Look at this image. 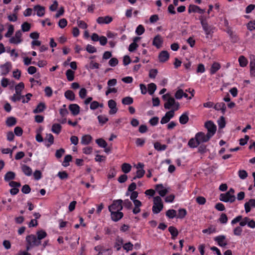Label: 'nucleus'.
Segmentation results:
<instances>
[{"mask_svg": "<svg viewBox=\"0 0 255 255\" xmlns=\"http://www.w3.org/2000/svg\"><path fill=\"white\" fill-rule=\"evenodd\" d=\"M216 230L214 227H210L208 229H204L202 231V232L204 234L208 233L211 234L212 233L216 232Z\"/></svg>", "mask_w": 255, "mask_h": 255, "instance_id": "obj_57", "label": "nucleus"}, {"mask_svg": "<svg viewBox=\"0 0 255 255\" xmlns=\"http://www.w3.org/2000/svg\"><path fill=\"white\" fill-rule=\"evenodd\" d=\"M205 127L208 130V133L212 137L215 133L217 129L216 126L211 121L205 123Z\"/></svg>", "mask_w": 255, "mask_h": 255, "instance_id": "obj_9", "label": "nucleus"}, {"mask_svg": "<svg viewBox=\"0 0 255 255\" xmlns=\"http://www.w3.org/2000/svg\"><path fill=\"white\" fill-rule=\"evenodd\" d=\"M166 215L170 219H173L176 216V211L173 209L167 211Z\"/></svg>", "mask_w": 255, "mask_h": 255, "instance_id": "obj_43", "label": "nucleus"}, {"mask_svg": "<svg viewBox=\"0 0 255 255\" xmlns=\"http://www.w3.org/2000/svg\"><path fill=\"white\" fill-rule=\"evenodd\" d=\"M86 50L90 53H93L97 51L96 48L90 44H88L86 47Z\"/></svg>", "mask_w": 255, "mask_h": 255, "instance_id": "obj_62", "label": "nucleus"}, {"mask_svg": "<svg viewBox=\"0 0 255 255\" xmlns=\"http://www.w3.org/2000/svg\"><path fill=\"white\" fill-rule=\"evenodd\" d=\"M123 248L127 252L131 251L133 248V245L130 242H128L123 246Z\"/></svg>", "mask_w": 255, "mask_h": 255, "instance_id": "obj_59", "label": "nucleus"}, {"mask_svg": "<svg viewBox=\"0 0 255 255\" xmlns=\"http://www.w3.org/2000/svg\"><path fill=\"white\" fill-rule=\"evenodd\" d=\"M22 32L20 30L15 32L14 36L11 37L9 39V42L13 44H17L21 42Z\"/></svg>", "mask_w": 255, "mask_h": 255, "instance_id": "obj_10", "label": "nucleus"}, {"mask_svg": "<svg viewBox=\"0 0 255 255\" xmlns=\"http://www.w3.org/2000/svg\"><path fill=\"white\" fill-rule=\"evenodd\" d=\"M189 121V118L188 116V114L185 113L182 114L179 118V122L181 124H185Z\"/></svg>", "mask_w": 255, "mask_h": 255, "instance_id": "obj_37", "label": "nucleus"}, {"mask_svg": "<svg viewBox=\"0 0 255 255\" xmlns=\"http://www.w3.org/2000/svg\"><path fill=\"white\" fill-rule=\"evenodd\" d=\"M62 127L59 124H54L51 128V131L57 134H58L61 131Z\"/></svg>", "mask_w": 255, "mask_h": 255, "instance_id": "obj_28", "label": "nucleus"}, {"mask_svg": "<svg viewBox=\"0 0 255 255\" xmlns=\"http://www.w3.org/2000/svg\"><path fill=\"white\" fill-rule=\"evenodd\" d=\"M163 205L161 198L159 196H156L153 199V205L152 212L154 214L159 213L163 209Z\"/></svg>", "mask_w": 255, "mask_h": 255, "instance_id": "obj_6", "label": "nucleus"}, {"mask_svg": "<svg viewBox=\"0 0 255 255\" xmlns=\"http://www.w3.org/2000/svg\"><path fill=\"white\" fill-rule=\"evenodd\" d=\"M163 43V40L161 36L159 34L155 36L152 41V45L155 46L157 48H159L161 47Z\"/></svg>", "mask_w": 255, "mask_h": 255, "instance_id": "obj_16", "label": "nucleus"}, {"mask_svg": "<svg viewBox=\"0 0 255 255\" xmlns=\"http://www.w3.org/2000/svg\"><path fill=\"white\" fill-rule=\"evenodd\" d=\"M188 12H198L200 14L205 12V9H201L199 6L196 5H190L188 8Z\"/></svg>", "mask_w": 255, "mask_h": 255, "instance_id": "obj_20", "label": "nucleus"}, {"mask_svg": "<svg viewBox=\"0 0 255 255\" xmlns=\"http://www.w3.org/2000/svg\"><path fill=\"white\" fill-rule=\"evenodd\" d=\"M155 189L158 194L162 197L164 196L168 192V189L165 188L161 184L156 185Z\"/></svg>", "mask_w": 255, "mask_h": 255, "instance_id": "obj_17", "label": "nucleus"}, {"mask_svg": "<svg viewBox=\"0 0 255 255\" xmlns=\"http://www.w3.org/2000/svg\"><path fill=\"white\" fill-rule=\"evenodd\" d=\"M239 62L240 65L243 67H245L248 64V60L244 56L239 57Z\"/></svg>", "mask_w": 255, "mask_h": 255, "instance_id": "obj_44", "label": "nucleus"}, {"mask_svg": "<svg viewBox=\"0 0 255 255\" xmlns=\"http://www.w3.org/2000/svg\"><path fill=\"white\" fill-rule=\"evenodd\" d=\"M186 214L187 212L185 209H180L178 210L177 218L182 219L185 217Z\"/></svg>", "mask_w": 255, "mask_h": 255, "instance_id": "obj_50", "label": "nucleus"}, {"mask_svg": "<svg viewBox=\"0 0 255 255\" xmlns=\"http://www.w3.org/2000/svg\"><path fill=\"white\" fill-rule=\"evenodd\" d=\"M99 122L103 125L105 124L108 121V119L107 117L103 115H100L98 117Z\"/></svg>", "mask_w": 255, "mask_h": 255, "instance_id": "obj_55", "label": "nucleus"}, {"mask_svg": "<svg viewBox=\"0 0 255 255\" xmlns=\"http://www.w3.org/2000/svg\"><path fill=\"white\" fill-rule=\"evenodd\" d=\"M226 237L224 235L217 236L214 238V240L218 243L221 247H225L227 245V242L225 240Z\"/></svg>", "mask_w": 255, "mask_h": 255, "instance_id": "obj_19", "label": "nucleus"}, {"mask_svg": "<svg viewBox=\"0 0 255 255\" xmlns=\"http://www.w3.org/2000/svg\"><path fill=\"white\" fill-rule=\"evenodd\" d=\"M112 220L114 222H117L121 219L124 216L122 212L118 211H110Z\"/></svg>", "mask_w": 255, "mask_h": 255, "instance_id": "obj_12", "label": "nucleus"}, {"mask_svg": "<svg viewBox=\"0 0 255 255\" xmlns=\"http://www.w3.org/2000/svg\"><path fill=\"white\" fill-rule=\"evenodd\" d=\"M21 29L23 32L28 31L30 29V24L27 22H24L21 25Z\"/></svg>", "mask_w": 255, "mask_h": 255, "instance_id": "obj_53", "label": "nucleus"}, {"mask_svg": "<svg viewBox=\"0 0 255 255\" xmlns=\"http://www.w3.org/2000/svg\"><path fill=\"white\" fill-rule=\"evenodd\" d=\"M168 231L172 236V238L175 239V238L178 235V231L177 229L173 226H170L168 228Z\"/></svg>", "mask_w": 255, "mask_h": 255, "instance_id": "obj_32", "label": "nucleus"}, {"mask_svg": "<svg viewBox=\"0 0 255 255\" xmlns=\"http://www.w3.org/2000/svg\"><path fill=\"white\" fill-rule=\"evenodd\" d=\"M245 209L247 213L250 212L252 208H255V199H251L248 202L245 203Z\"/></svg>", "mask_w": 255, "mask_h": 255, "instance_id": "obj_14", "label": "nucleus"}, {"mask_svg": "<svg viewBox=\"0 0 255 255\" xmlns=\"http://www.w3.org/2000/svg\"><path fill=\"white\" fill-rule=\"evenodd\" d=\"M131 169V166L127 163H124L122 165V170L125 173H128L130 172Z\"/></svg>", "mask_w": 255, "mask_h": 255, "instance_id": "obj_35", "label": "nucleus"}, {"mask_svg": "<svg viewBox=\"0 0 255 255\" xmlns=\"http://www.w3.org/2000/svg\"><path fill=\"white\" fill-rule=\"evenodd\" d=\"M16 123V121L15 118L13 117H9L7 118L6 123L7 126L9 127H11L14 125H15Z\"/></svg>", "mask_w": 255, "mask_h": 255, "instance_id": "obj_47", "label": "nucleus"}, {"mask_svg": "<svg viewBox=\"0 0 255 255\" xmlns=\"http://www.w3.org/2000/svg\"><path fill=\"white\" fill-rule=\"evenodd\" d=\"M14 132L16 135L19 136L22 134L23 130L20 127H16L14 129Z\"/></svg>", "mask_w": 255, "mask_h": 255, "instance_id": "obj_63", "label": "nucleus"}, {"mask_svg": "<svg viewBox=\"0 0 255 255\" xmlns=\"http://www.w3.org/2000/svg\"><path fill=\"white\" fill-rule=\"evenodd\" d=\"M200 143L198 141V140L195 138H191L189 141L188 145L191 148H195L197 147Z\"/></svg>", "mask_w": 255, "mask_h": 255, "instance_id": "obj_30", "label": "nucleus"}, {"mask_svg": "<svg viewBox=\"0 0 255 255\" xmlns=\"http://www.w3.org/2000/svg\"><path fill=\"white\" fill-rule=\"evenodd\" d=\"M211 136L207 133L205 134L203 132H197L195 135V138L198 140L199 143L206 142L209 140Z\"/></svg>", "mask_w": 255, "mask_h": 255, "instance_id": "obj_8", "label": "nucleus"}, {"mask_svg": "<svg viewBox=\"0 0 255 255\" xmlns=\"http://www.w3.org/2000/svg\"><path fill=\"white\" fill-rule=\"evenodd\" d=\"M199 19L202 28L205 32L206 37H207L208 35L212 34L214 32L215 27L213 25H209L207 19L203 16H200L199 17Z\"/></svg>", "mask_w": 255, "mask_h": 255, "instance_id": "obj_4", "label": "nucleus"}, {"mask_svg": "<svg viewBox=\"0 0 255 255\" xmlns=\"http://www.w3.org/2000/svg\"><path fill=\"white\" fill-rule=\"evenodd\" d=\"M64 95L65 97L70 100L74 101L75 98V95L74 92L71 90H67L65 92Z\"/></svg>", "mask_w": 255, "mask_h": 255, "instance_id": "obj_31", "label": "nucleus"}, {"mask_svg": "<svg viewBox=\"0 0 255 255\" xmlns=\"http://www.w3.org/2000/svg\"><path fill=\"white\" fill-rule=\"evenodd\" d=\"M162 99L165 102L164 107L166 109H170L173 108L172 110H174V112L177 111L179 109L180 105L178 102H176L175 100L167 93L162 96Z\"/></svg>", "mask_w": 255, "mask_h": 255, "instance_id": "obj_1", "label": "nucleus"}, {"mask_svg": "<svg viewBox=\"0 0 255 255\" xmlns=\"http://www.w3.org/2000/svg\"><path fill=\"white\" fill-rule=\"evenodd\" d=\"M96 142L101 147L106 148V146H107V143L103 138H99V139H96Z\"/></svg>", "mask_w": 255, "mask_h": 255, "instance_id": "obj_45", "label": "nucleus"}, {"mask_svg": "<svg viewBox=\"0 0 255 255\" xmlns=\"http://www.w3.org/2000/svg\"><path fill=\"white\" fill-rule=\"evenodd\" d=\"M57 176L62 180L66 179L68 177V174L66 171L59 172Z\"/></svg>", "mask_w": 255, "mask_h": 255, "instance_id": "obj_54", "label": "nucleus"}, {"mask_svg": "<svg viewBox=\"0 0 255 255\" xmlns=\"http://www.w3.org/2000/svg\"><path fill=\"white\" fill-rule=\"evenodd\" d=\"M156 89V86L154 83H150L148 85V92L150 95H153Z\"/></svg>", "mask_w": 255, "mask_h": 255, "instance_id": "obj_42", "label": "nucleus"}, {"mask_svg": "<svg viewBox=\"0 0 255 255\" xmlns=\"http://www.w3.org/2000/svg\"><path fill=\"white\" fill-rule=\"evenodd\" d=\"M145 31V29L144 28V27L140 24L139 25L136 29V30H135V33L138 35H140L141 34H142Z\"/></svg>", "mask_w": 255, "mask_h": 255, "instance_id": "obj_51", "label": "nucleus"}, {"mask_svg": "<svg viewBox=\"0 0 255 255\" xmlns=\"http://www.w3.org/2000/svg\"><path fill=\"white\" fill-rule=\"evenodd\" d=\"M33 10L36 12L37 15L39 17H42L45 14V7L40 5H35Z\"/></svg>", "mask_w": 255, "mask_h": 255, "instance_id": "obj_18", "label": "nucleus"}, {"mask_svg": "<svg viewBox=\"0 0 255 255\" xmlns=\"http://www.w3.org/2000/svg\"><path fill=\"white\" fill-rule=\"evenodd\" d=\"M123 201L121 199L114 200L112 204L109 206V211H121L123 208Z\"/></svg>", "mask_w": 255, "mask_h": 255, "instance_id": "obj_7", "label": "nucleus"}, {"mask_svg": "<svg viewBox=\"0 0 255 255\" xmlns=\"http://www.w3.org/2000/svg\"><path fill=\"white\" fill-rule=\"evenodd\" d=\"M23 99H24V96H22L21 93L17 94L16 92L10 98L11 100L14 102L19 101L21 100L22 101Z\"/></svg>", "mask_w": 255, "mask_h": 255, "instance_id": "obj_29", "label": "nucleus"}, {"mask_svg": "<svg viewBox=\"0 0 255 255\" xmlns=\"http://www.w3.org/2000/svg\"><path fill=\"white\" fill-rule=\"evenodd\" d=\"M65 152V150L63 148H60L57 150L55 153V156L57 158H61Z\"/></svg>", "mask_w": 255, "mask_h": 255, "instance_id": "obj_60", "label": "nucleus"}, {"mask_svg": "<svg viewBox=\"0 0 255 255\" xmlns=\"http://www.w3.org/2000/svg\"><path fill=\"white\" fill-rule=\"evenodd\" d=\"M31 189L28 185L25 184L23 185L21 189V191L24 194H28L30 193Z\"/></svg>", "mask_w": 255, "mask_h": 255, "instance_id": "obj_58", "label": "nucleus"}, {"mask_svg": "<svg viewBox=\"0 0 255 255\" xmlns=\"http://www.w3.org/2000/svg\"><path fill=\"white\" fill-rule=\"evenodd\" d=\"M72 160V156L71 155H67L65 156L62 165L64 167L69 165V162Z\"/></svg>", "mask_w": 255, "mask_h": 255, "instance_id": "obj_46", "label": "nucleus"}, {"mask_svg": "<svg viewBox=\"0 0 255 255\" xmlns=\"http://www.w3.org/2000/svg\"><path fill=\"white\" fill-rule=\"evenodd\" d=\"M214 108L217 111L221 110L222 113L224 114L226 110V106L224 103H217L214 106Z\"/></svg>", "mask_w": 255, "mask_h": 255, "instance_id": "obj_24", "label": "nucleus"}, {"mask_svg": "<svg viewBox=\"0 0 255 255\" xmlns=\"http://www.w3.org/2000/svg\"><path fill=\"white\" fill-rule=\"evenodd\" d=\"M11 65L9 63H6L5 64L0 66L1 69V75H6L10 71Z\"/></svg>", "mask_w": 255, "mask_h": 255, "instance_id": "obj_22", "label": "nucleus"}, {"mask_svg": "<svg viewBox=\"0 0 255 255\" xmlns=\"http://www.w3.org/2000/svg\"><path fill=\"white\" fill-rule=\"evenodd\" d=\"M196 202L200 205H204L205 204L206 200L202 196H199L196 198Z\"/></svg>", "mask_w": 255, "mask_h": 255, "instance_id": "obj_64", "label": "nucleus"}, {"mask_svg": "<svg viewBox=\"0 0 255 255\" xmlns=\"http://www.w3.org/2000/svg\"><path fill=\"white\" fill-rule=\"evenodd\" d=\"M123 206L127 209H131L132 208V203L128 200L126 199L123 202Z\"/></svg>", "mask_w": 255, "mask_h": 255, "instance_id": "obj_52", "label": "nucleus"}, {"mask_svg": "<svg viewBox=\"0 0 255 255\" xmlns=\"http://www.w3.org/2000/svg\"><path fill=\"white\" fill-rule=\"evenodd\" d=\"M46 109L45 104L43 103H40L36 107V108L33 110V113L35 114L40 113L44 111Z\"/></svg>", "mask_w": 255, "mask_h": 255, "instance_id": "obj_27", "label": "nucleus"}, {"mask_svg": "<svg viewBox=\"0 0 255 255\" xmlns=\"http://www.w3.org/2000/svg\"><path fill=\"white\" fill-rule=\"evenodd\" d=\"M113 20V18L110 16H100L97 19V22L99 24H109Z\"/></svg>", "mask_w": 255, "mask_h": 255, "instance_id": "obj_15", "label": "nucleus"}, {"mask_svg": "<svg viewBox=\"0 0 255 255\" xmlns=\"http://www.w3.org/2000/svg\"><path fill=\"white\" fill-rule=\"evenodd\" d=\"M221 68V65L218 62H214L212 65L210 72V74L213 75L216 73Z\"/></svg>", "mask_w": 255, "mask_h": 255, "instance_id": "obj_25", "label": "nucleus"}, {"mask_svg": "<svg viewBox=\"0 0 255 255\" xmlns=\"http://www.w3.org/2000/svg\"><path fill=\"white\" fill-rule=\"evenodd\" d=\"M26 250L29 251L31 248L38 246L41 244V242L34 235H30L26 237Z\"/></svg>", "mask_w": 255, "mask_h": 255, "instance_id": "obj_5", "label": "nucleus"}, {"mask_svg": "<svg viewBox=\"0 0 255 255\" xmlns=\"http://www.w3.org/2000/svg\"><path fill=\"white\" fill-rule=\"evenodd\" d=\"M108 106L110 109L109 114L113 115L116 114L118 111L116 102L113 100H110L108 101Z\"/></svg>", "mask_w": 255, "mask_h": 255, "instance_id": "obj_13", "label": "nucleus"}, {"mask_svg": "<svg viewBox=\"0 0 255 255\" xmlns=\"http://www.w3.org/2000/svg\"><path fill=\"white\" fill-rule=\"evenodd\" d=\"M14 32V27L12 25L10 24L8 26V30L7 32L5 34V36L6 37H10L13 34Z\"/></svg>", "mask_w": 255, "mask_h": 255, "instance_id": "obj_49", "label": "nucleus"}, {"mask_svg": "<svg viewBox=\"0 0 255 255\" xmlns=\"http://www.w3.org/2000/svg\"><path fill=\"white\" fill-rule=\"evenodd\" d=\"M24 84L22 82L19 83L15 87V92L17 94L21 93V91L24 89Z\"/></svg>", "mask_w": 255, "mask_h": 255, "instance_id": "obj_48", "label": "nucleus"}, {"mask_svg": "<svg viewBox=\"0 0 255 255\" xmlns=\"http://www.w3.org/2000/svg\"><path fill=\"white\" fill-rule=\"evenodd\" d=\"M92 139V137L90 135L86 134L82 137L81 143L83 145H87L91 142Z\"/></svg>", "mask_w": 255, "mask_h": 255, "instance_id": "obj_26", "label": "nucleus"}, {"mask_svg": "<svg viewBox=\"0 0 255 255\" xmlns=\"http://www.w3.org/2000/svg\"><path fill=\"white\" fill-rule=\"evenodd\" d=\"M69 109L74 116L78 115L80 113V107L76 104H70Z\"/></svg>", "mask_w": 255, "mask_h": 255, "instance_id": "obj_21", "label": "nucleus"}, {"mask_svg": "<svg viewBox=\"0 0 255 255\" xmlns=\"http://www.w3.org/2000/svg\"><path fill=\"white\" fill-rule=\"evenodd\" d=\"M67 24V21L65 18H62L59 20L58 25L61 28H64Z\"/></svg>", "mask_w": 255, "mask_h": 255, "instance_id": "obj_56", "label": "nucleus"}, {"mask_svg": "<svg viewBox=\"0 0 255 255\" xmlns=\"http://www.w3.org/2000/svg\"><path fill=\"white\" fill-rule=\"evenodd\" d=\"M155 149L158 151L164 150L167 148V145L165 144H161L159 142H156L154 144Z\"/></svg>", "mask_w": 255, "mask_h": 255, "instance_id": "obj_36", "label": "nucleus"}, {"mask_svg": "<svg viewBox=\"0 0 255 255\" xmlns=\"http://www.w3.org/2000/svg\"><path fill=\"white\" fill-rule=\"evenodd\" d=\"M23 172L26 176H30L32 174V169L31 168L26 165H23L21 166Z\"/></svg>", "mask_w": 255, "mask_h": 255, "instance_id": "obj_33", "label": "nucleus"}, {"mask_svg": "<svg viewBox=\"0 0 255 255\" xmlns=\"http://www.w3.org/2000/svg\"><path fill=\"white\" fill-rule=\"evenodd\" d=\"M219 127L220 128H223L225 127L226 123L225 118L222 116L221 117L220 119L218 121Z\"/></svg>", "mask_w": 255, "mask_h": 255, "instance_id": "obj_61", "label": "nucleus"}, {"mask_svg": "<svg viewBox=\"0 0 255 255\" xmlns=\"http://www.w3.org/2000/svg\"><path fill=\"white\" fill-rule=\"evenodd\" d=\"M130 195V199L133 201L134 208L132 209V213L134 214H137L140 212V207L142 206V203L138 200L136 199L138 193L136 191L131 192Z\"/></svg>", "mask_w": 255, "mask_h": 255, "instance_id": "obj_2", "label": "nucleus"}, {"mask_svg": "<svg viewBox=\"0 0 255 255\" xmlns=\"http://www.w3.org/2000/svg\"><path fill=\"white\" fill-rule=\"evenodd\" d=\"M234 193V189L230 188L227 193L221 194L219 199L223 202L233 203L236 200Z\"/></svg>", "mask_w": 255, "mask_h": 255, "instance_id": "obj_3", "label": "nucleus"}, {"mask_svg": "<svg viewBox=\"0 0 255 255\" xmlns=\"http://www.w3.org/2000/svg\"><path fill=\"white\" fill-rule=\"evenodd\" d=\"M169 53L166 51H162L158 56L159 60L161 62L166 61L169 59Z\"/></svg>", "mask_w": 255, "mask_h": 255, "instance_id": "obj_23", "label": "nucleus"}, {"mask_svg": "<svg viewBox=\"0 0 255 255\" xmlns=\"http://www.w3.org/2000/svg\"><path fill=\"white\" fill-rule=\"evenodd\" d=\"M122 104L126 105H130L133 103V99L130 97H126L122 99Z\"/></svg>", "mask_w": 255, "mask_h": 255, "instance_id": "obj_41", "label": "nucleus"}, {"mask_svg": "<svg viewBox=\"0 0 255 255\" xmlns=\"http://www.w3.org/2000/svg\"><path fill=\"white\" fill-rule=\"evenodd\" d=\"M45 140L48 141L49 143L46 146L49 147L54 143V136L51 133L46 134Z\"/></svg>", "mask_w": 255, "mask_h": 255, "instance_id": "obj_40", "label": "nucleus"}, {"mask_svg": "<svg viewBox=\"0 0 255 255\" xmlns=\"http://www.w3.org/2000/svg\"><path fill=\"white\" fill-rule=\"evenodd\" d=\"M15 177V174L14 172L12 171H8L5 174L4 178L5 181H8L10 180L14 179Z\"/></svg>", "mask_w": 255, "mask_h": 255, "instance_id": "obj_34", "label": "nucleus"}, {"mask_svg": "<svg viewBox=\"0 0 255 255\" xmlns=\"http://www.w3.org/2000/svg\"><path fill=\"white\" fill-rule=\"evenodd\" d=\"M66 75L69 81H72L74 79V72L71 69H68L66 71Z\"/></svg>", "mask_w": 255, "mask_h": 255, "instance_id": "obj_39", "label": "nucleus"}, {"mask_svg": "<svg viewBox=\"0 0 255 255\" xmlns=\"http://www.w3.org/2000/svg\"><path fill=\"white\" fill-rule=\"evenodd\" d=\"M37 238L39 240V242H41V240L45 238L47 236V233L43 230H40L37 231L36 233Z\"/></svg>", "mask_w": 255, "mask_h": 255, "instance_id": "obj_38", "label": "nucleus"}, {"mask_svg": "<svg viewBox=\"0 0 255 255\" xmlns=\"http://www.w3.org/2000/svg\"><path fill=\"white\" fill-rule=\"evenodd\" d=\"M174 116V110H170V111L167 112L165 116L162 118L160 123L161 124H165L167 123L171 118H172Z\"/></svg>", "mask_w": 255, "mask_h": 255, "instance_id": "obj_11", "label": "nucleus"}]
</instances>
